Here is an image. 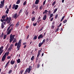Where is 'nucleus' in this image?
I'll return each instance as SVG.
<instances>
[{
    "label": "nucleus",
    "mask_w": 74,
    "mask_h": 74,
    "mask_svg": "<svg viewBox=\"0 0 74 74\" xmlns=\"http://www.w3.org/2000/svg\"><path fill=\"white\" fill-rule=\"evenodd\" d=\"M11 17H9V18L8 17H7L5 19H1L0 21L2 22H3L4 21H5V22H7V23L8 24H9L10 23V22H11Z\"/></svg>",
    "instance_id": "1"
},
{
    "label": "nucleus",
    "mask_w": 74,
    "mask_h": 74,
    "mask_svg": "<svg viewBox=\"0 0 74 74\" xmlns=\"http://www.w3.org/2000/svg\"><path fill=\"white\" fill-rule=\"evenodd\" d=\"M15 36V35H12V34H11L10 36V38L9 39L10 42H11L14 40V37Z\"/></svg>",
    "instance_id": "2"
},
{
    "label": "nucleus",
    "mask_w": 74,
    "mask_h": 74,
    "mask_svg": "<svg viewBox=\"0 0 74 74\" xmlns=\"http://www.w3.org/2000/svg\"><path fill=\"white\" fill-rule=\"evenodd\" d=\"M31 69H32V67H31V66H29V68H27L26 69L25 72L27 73V72H28V73H30V71H31Z\"/></svg>",
    "instance_id": "3"
},
{
    "label": "nucleus",
    "mask_w": 74,
    "mask_h": 74,
    "mask_svg": "<svg viewBox=\"0 0 74 74\" xmlns=\"http://www.w3.org/2000/svg\"><path fill=\"white\" fill-rule=\"evenodd\" d=\"M5 1V0H3V1L1 2V3L0 4V8H1L4 7V4Z\"/></svg>",
    "instance_id": "4"
},
{
    "label": "nucleus",
    "mask_w": 74,
    "mask_h": 74,
    "mask_svg": "<svg viewBox=\"0 0 74 74\" xmlns=\"http://www.w3.org/2000/svg\"><path fill=\"white\" fill-rule=\"evenodd\" d=\"M3 48H4L3 46H2L1 47H0V56L1 55V53L3 52Z\"/></svg>",
    "instance_id": "5"
},
{
    "label": "nucleus",
    "mask_w": 74,
    "mask_h": 74,
    "mask_svg": "<svg viewBox=\"0 0 74 74\" xmlns=\"http://www.w3.org/2000/svg\"><path fill=\"white\" fill-rule=\"evenodd\" d=\"M6 58V53H5L4 55L3 56L2 58V61H4V60H5V59Z\"/></svg>",
    "instance_id": "6"
},
{
    "label": "nucleus",
    "mask_w": 74,
    "mask_h": 74,
    "mask_svg": "<svg viewBox=\"0 0 74 74\" xmlns=\"http://www.w3.org/2000/svg\"><path fill=\"white\" fill-rule=\"evenodd\" d=\"M18 16H17V13L14 14L13 16V18H14L15 19H16Z\"/></svg>",
    "instance_id": "7"
},
{
    "label": "nucleus",
    "mask_w": 74,
    "mask_h": 74,
    "mask_svg": "<svg viewBox=\"0 0 74 74\" xmlns=\"http://www.w3.org/2000/svg\"><path fill=\"white\" fill-rule=\"evenodd\" d=\"M44 37V35H42V34H41L38 37V39H40V38H43Z\"/></svg>",
    "instance_id": "8"
},
{
    "label": "nucleus",
    "mask_w": 74,
    "mask_h": 74,
    "mask_svg": "<svg viewBox=\"0 0 74 74\" xmlns=\"http://www.w3.org/2000/svg\"><path fill=\"white\" fill-rule=\"evenodd\" d=\"M47 18V14H45V15L44 16L43 18V20L44 21H45L46 20Z\"/></svg>",
    "instance_id": "9"
},
{
    "label": "nucleus",
    "mask_w": 74,
    "mask_h": 74,
    "mask_svg": "<svg viewBox=\"0 0 74 74\" xmlns=\"http://www.w3.org/2000/svg\"><path fill=\"white\" fill-rule=\"evenodd\" d=\"M10 61H9L8 62L6 63V65L5 66V68H6L7 67H8V64H9V63H10Z\"/></svg>",
    "instance_id": "10"
},
{
    "label": "nucleus",
    "mask_w": 74,
    "mask_h": 74,
    "mask_svg": "<svg viewBox=\"0 0 74 74\" xmlns=\"http://www.w3.org/2000/svg\"><path fill=\"white\" fill-rule=\"evenodd\" d=\"M15 63V61H13V60H12L10 61V63L11 64H14Z\"/></svg>",
    "instance_id": "11"
},
{
    "label": "nucleus",
    "mask_w": 74,
    "mask_h": 74,
    "mask_svg": "<svg viewBox=\"0 0 74 74\" xmlns=\"http://www.w3.org/2000/svg\"><path fill=\"white\" fill-rule=\"evenodd\" d=\"M11 49H12V48L10 47L8 49V52H10V51H11Z\"/></svg>",
    "instance_id": "12"
},
{
    "label": "nucleus",
    "mask_w": 74,
    "mask_h": 74,
    "mask_svg": "<svg viewBox=\"0 0 74 74\" xmlns=\"http://www.w3.org/2000/svg\"><path fill=\"white\" fill-rule=\"evenodd\" d=\"M9 12V8H7V10L6 11V14H8V12Z\"/></svg>",
    "instance_id": "13"
},
{
    "label": "nucleus",
    "mask_w": 74,
    "mask_h": 74,
    "mask_svg": "<svg viewBox=\"0 0 74 74\" xmlns=\"http://www.w3.org/2000/svg\"><path fill=\"white\" fill-rule=\"evenodd\" d=\"M19 25V21H18L16 24V27H18V26Z\"/></svg>",
    "instance_id": "14"
},
{
    "label": "nucleus",
    "mask_w": 74,
    "mask_h": 74,
    "mask_svg": "<svg viewBox=\"0 0 74 74\" xmlns=\"http://www.w3.org/2000/svg\"><path fill=\"white\" fill-rule=\"evenodd\" d=\"M34 7L35 8V10H38V6H36V5H34Z\"/></svg>",
    "instance_id": "15"
},
{
    "label": "nucleus",
    "mask_w": 74,
    "mask_h": 74,
    "mask_svg": "<svg viewBox=\"0 0 74 74\" xmlns=\"http://www.w3.org/2000/svg\"><path fill=\"white\" fill-rule=\"evenodd\" d=\"M19 7V6H18V5H16V6H15V8H14V9L15 10H17L18 9V8Z\"/></svg>",
    "instance_id": "16"
},
{
    "label": "nucleus",
    "mask_w": 74,
    "mask_h": 74,
    "mask_svg": "<svg viewBox=\"0 0 74 74\" xmlns=\"http://www.w3.org/2000/svg\"><path fill=\"white\" fill-rule=\"evenodd\" d=\"M21 0H18L16 2V4H19L20 2H21Z\"/></svg>",
    "instance_id": "17"
},
{
    "label": "nucleus",
    "mask_w": 74,
    "mask_h": 74,
    "mask_svg": "<svg viewBox=\"0 0 74 74\" xmlns=\"http://www.w3.org/2000/svg\"><path fill=\"white\" fill-rule=\"evenodd\" d=\"M43 44L42 42L40 43L39 44L38 47H41L42 46V45Z\"/></svg>",
    "instance_id": "18"
},
{
    "label": "nucleus",
    "mask_w": 74,
    "mask_h": 74,
    "mask_svg": "<svg viewBox=\"0 0 74 74\" xmlns=\"http://www.w3.org/2000/svg\"><path fill=\"white\" fill-rule=\"evenodd\" d=\"M39 2V0H36L35 3L36 4H38V3Z\"/></svg>",
    "instance_id": "19"
},
{
    "label": "nucleus",
    "mask_w": 74,
    "mask_h": 74,
    "mask_svg": "<svg viewBox=\"0 0 74 74\" xmlns=\"http://www.w3.org/2000/svg\"><path fill=\"white\" fill-rule=\"evenodd\" d=\"M17 62L18 63H19L21 62V60L20 59H18L17 60Z\"/></svg>",
    "instance_id": "20"
},
{
    "label": "nucleus",
    "mask_w": 74,
    "mask_h": 74,
    "mask_svg": "<svg viewBox=\"0 0 74 74\" xmlns=\"http://www.w3.org/2000/svg\"><path fill=\"white\" fill-rule=\"evenodd\" d=\"M37 38V36L36 35L35 36H34V38H33V40H36Z\"/></svg>",
    "instance_id": "21"
},
{
    "label": "nucleus",
    "mask_w": 74,
    "mask_h": 74,
    "mask_svg": "<svg viewBox=\"0 0 74 74\" xmlns=\"http://www.w3.org/2000/svg\"><path fill=\"white\" fill-rule=\"evenodd\" d=\"M1 18L3 19H5V15L2 16Z\"/></svg>",
    "instance_id": "22"
},
{
    "label": "nucleus",
    "mask_w": 74,
    "mask_h": 74,
    "mask_svg": "<svg viewBox=\"0 0 74 74\" xmlns=\"http://www.w3.org/2000/svg\"><path fill=\"white\" fill-rule=\"evenodd\" d=\"M6 25V22H3L1 23V25Z\"/></svg>",
    "instance_id": "23"
},
{
    "label": "nucleus",
    "mask_w": 74,
    "mask_h": 74,
    "mask_svg": "<svg viewBox=\"0 0 74 74\" xmlns=\"http://www.w3.org/2000/svg\"><path fill=\"white\" fill-rule=\"evenodd\" d=\"M6 37H7V35L5 34H4L3 36V39L4 40H5V38H6Z\"/></svg>",
    "instance_id": "24"
},
{
    "label": "nucleus",
    "mask_w": 74,
    "mask_h": 74,
    "mask_svg": "<svg viewBox=\"0 0 74 74\" xmlns=\"http://www.w3.org/2000/svg\"><path fill=\"white\" fill-rule=\"evenodd\" d=\"M40 50H39L38 51V56H39V55H40Z\"/></svg>",
    "instance_id": "25"
},
{
    "label": "nucleus",
    "mask_w": 74,
    "mask_h": 74,
    "mask_svg": "<svg viewBox=\"0 0 74 74\" xmlns=\"http://www.w3.org/2000/svg\"><path fill=\"white\" fill-rule=\"evenodd\" d=\"M55 4H56V2L55 1H54L53 3L52 4V6H53L55 5Z\"/></svg>",
    "instance_id": "26"
},
{
    "label": "nucleus",
    "mask_w": 74,
    "mask_h": 74,
    "mask_svg": "<svg viewBox=\"0 0 74 74\" xmlns=\"http://www.w3.org/2000/svg\"><path fill=\"white\" fill-rule=\"evenodd\" d=\"M34 56H33L31 58V60H34Z\"/></svg>",
    "instance_id": "27"
},
{
    "label": "nucleus",
    "mask_w": 74,
    "mask_h": 74,
    "mask_svg": "<svg viewBox=\"0 0 74 74\" xmlns=\"http://www.w3.org/2000/svg\"><path fill=\"white\" fill-rule=\"evenodd\" d=\"M16 6V5H15V4H14L13 5V7L12 8L13 10H14V8H15Z\"/></svg>",
    "instance_id": "28"
},
{
    "label": "nucleus",
    "mask_w": 74,
    "mask_h": 74,
    "mask_svg": "<svg viewBox=\"0 0 74 74\" xmlns=\"http://www.w3.org/2000/svg\"><path fill=\"white\" fill-rule=\"evenodd\" d=\"M57 10H58V8H56L55 9V10L54 11V12H53L54 14H55V12H56V11H57Z\"/></svg>",
    "instance_id": "29"
},
{
    "label": "nucleus",
    "mask_w": 74,
    "mask_h": 74,
    "mask_svg": "<svg viewBox=\"0 0 74 74\" xmlns=\"http://www.w3.org/2000/svg\"><path fill=\"white\" fill-rule=\"evenodd\" d=\"M5 53H6V56L7 55L8 56V55H9V52L8 51L7 52H5Z\"/></svg>",
    "instance_id": "30"
},
{
    "label": "nucleus",
    "mask_w": 74,
    "mask_h": 74,
    "mask_svg": "<svg viewBox=\"0 0 74 74\" xmlns=\"http://www.w3.org/2000/svg\"><path fill=\"white\" fill-rule=\"evenodd\" d=\"M45 42V39L43 40V41L42 43L43 44Z\"/></svg>",
    "instance_id": "31"
},
{
    "label": "nucleus",
    "mask_w": 74,
    "mask_h": 74,
    "mask_svg": "<svg viewBox=\"0 0 74 74\" xmlns=\"http://www.w3.org/2000/svg\"><path fill=\"white\" fill-rule=\"evenodd\" d=\"M22 9H21L20 10L19 12L18 13L19 14L22 13Z\"/></svg>",
    "instance_id": "32"
},
{
    "label": "nucleus",
    "mask_w": 74,
    "mask_h": 74,
    "mask_svg": "<svg viewBox=\"0 0 74 74\" xmlns=\"http://www.w3.org/2000/svg\"><path fill=\"white\" fill-rule=\"evenodd\" d=\"M58 14H57L55 16V19H57L58 18Z\"/></svg>",
    "instance_id": "33"
},
{
    "label": "nucleus",
    "mask_w": 74,
    "mask_h": 74,
    "mask_svg": "<svg viewBox=\"0 0 74 74\" xmlns=\"http://www.w3.org/2000/svg\"><path fill=\"white\" fill-rule=\"evenodd\" d=\"M11 30H9V31L8 32V33H7V34L8 35V34H10V33H11Z\"/></svg>",
    "instance_id": "34"
},
{
    "label": "nucleus",
    "mask_w": 74,
    "mask_h": 74,
    "mask_svg": "<svg viewBox=\"0 0 74 74\" xmlns=\"http://www.w3.org/2000/svg\"><path fill=\"white\" fill-rule=\"evenodd\" d=\"M3 36H4V33L2 32L1 35V37H3Z\"/></svg>",
    "instance_id": "35"
},
{
    "label": "nucleus",
    "mask_w": 74,
    "mask_h": 74,
    "mask_svg": "<svg viewBox=\"0 0 74 74\" xmlns=\"http://www.w3.org/2000/svg\"><path fill=\"white\" fill-rule=\"evenodd\" d=\"M16 42V39H14L12 42V43H14V42Z\"/></svg>",
    "instance_id": "36"
},
{
    "label": "nucleus",
    "mask_w": 74,
    "mask_h": 74,
    "mask_svg": "<svg viewBox=\"0 0 74 74\" xmlns=\"http://www.w3.org/2000/svg\"><path fill=\"white\" fill-rule=\"evenodd\" d=\"M12 70H10V71H9L8 73L9 74H10V73H12Z\"/></svg>",
    "instance_id": "37"
},
{
    "label": "nucleus",
    "mask_w": 74,
    "mask_h": 74,
    "mask_svg": "<svg viewBox=\"0 0 74 74\" xmlns=\"http://www.w3.org/2000/svg\"><path fill=\"white\" fill-rule=\"evenodd\" d=\"M34 20H35V18L34 17H33L32 19V21H34Z\"/></svg>",
    "instance_id": "38"
},
{
    "label": "nucleus",
    "mask_w": 74,
    "mask_h": 74,
    "mask_svg": "<svg viewBox=\"0 0 74 74\" xmlns=\"http://www.w3.org/2000/svg\"><path fill=\"white\" fill-rule=\"evenodd\" d=\"M27 3V2H26V1H24V3H23V5H26V4Z\"/></svg>",
    "instance_id": "39"
},
{
    "label": "nucleus",
    "mask_w": 74,
    "mask_h": 74,
    "mask_svg": "<svg viewBox=\"0 0 74 74\" xmlns=\"http://www.w3.org/2000/svg\"><path fill=\"white\" fill-rule=\"evenodd\" d=\"M12 26V25H11L10 26ZM10 26L9 27H8V28L7 29V31H8V30L10 29Z\"/></svg>",
    "instance_id": "40"
},
{
    "label": "nucleus",
    "mask_w": 74,
    "mask_h": 74,
    "mask_svg": "<svg viewBox=\"0 0 74 74\" xmlns=\"http://www.w3.org/2000/svg\"><path fill=\"white\" fill-rule=\"evenodd\" d=\"M8 47H9V45H7V47H6L5 50V51H6V50H7V49H8Z\"/></svg>",
    "instance_id": "41"
},
{
    "label": "nucleus",
    "mask_w": 74,
    "mask_h": 74,
    "mask_svg": "<svg viewBox=\"0 0 74 74\" xmlns=\"http://www.w3.org/2000/svg\"><path fill=\"white\" fill-rule=\"evenodd\" d=\"M13 45L12 44L10 46V47L11 48H12V47H13Z\"/></svg>",
    "instance_id": "42"
},
{
    "label": "nucleus",
    "mask_w": 74,
    "mask_h": 74,
    "mask_svg": "<svg viewBox=\"0 0 74 74\" xmlns=\"http://www.w3.org/2000/svg\"><path fill=\"white\" fill-rule=\"evenodd\" d=\"M16 67H17V64H16L15 65V66L14 67V68L15 69H16Z\"/></svg>",
    "instance_id": "43"
},
{
    "label": "nucleus",
    "mask_w": 74,
    "mask_h": 74,
    "mask_svg": "<svg viewBox=\"0 0 74 74\" xmlns=\"http://www.w3.org/2000/svg\"><path fill=\"white\" fill-rule=\"evenodd\" d=\"M11 58V56H8L7 58L8 59H10Z\"/></svg>",
    "instance_id": "44"
},
{
    "label": "nucleus",
    "mask_w": 74,
    "mask_h": 74,
    "mask_svg": "<svg viewBox=\"0 0 74 74\" xmlns=\"http://www.w3.org/2000/svg\"><path fill=\"white\" fill-rule=\"evenodd\" d=\"M59 28H57L56 30L55 31V32H58V30H59Z\"/></svg>",
    "instance_id": "45"
},
{
    "label": "nucleus",
    "mask_w": 74,
    "mask_h": 74,
    "mask_svg": "<svg viewBox=\"0 0 74 74\" xmlns=\"http://www.w3.org/2000/svg\"><path fill=\"white\" fill-rule=\"evenodd\" d=\"M37 25V23H33V26H36Z\"/></svg>",
    "instance_id": "46"
},
{
    "label": "nucleus",
    "mask_w": 74,
    "mask_h": 74,
    "mask_svg": "<svg viewBox=\"0 0 74 74\" xmlns=\"http://www.w3.org/2000/svg\"><path fill=\"white\" fill-rule=\"evenodd\" d=\"M48 12V11L47 10H45V14H46V13H47Z\"/></svg>",
    "instance_id": "47"
},
{
    "label": "nucleus",
    "mask_w": 74,
    "mask_h": 74,
    "mask_svg": "<svg viewBox=\"0 0 74 74\" xmlns=\"http://www.w3.org/2000/svg\"><path fill=\"white\" fill-rule=\"evenodd\" d=\"M45 2H46V0H45L44 2L43 3V5H45Z\"/></svg>",
    "instance_id": "48"
},
{
    "label": "nucleus",
    "mask_w": 74,
    "mask_h": 74,
    "mask_svg": "<svg viewBox=\"0 0 74 74\" xmlns=\"http://www.w3.org/2000/svg\"><path fill=\"white\" fill-rule=\"evenodd\" d=\"M4 25H1V28L2 29H3L4 27Z\"/></svg>",
    "instance_id": "49"
},
{
    "label": "nucleus",
    "mask_w": 74,
    "mask_h": 74,
    "mask_svg": "<svg viewBox=\"0 0 74 74\" xmlns=\"http://www.w3.org/2000/svg\"><path fill=\"white\" fill-rule=\"evenodd\" d=\"M38 57H39V56H37L36 58V61L37 60H38Z\"/></svg>",
    "instance_id": "50"
},
{
    "label": "nucleus",
    "mask_w": 74,
    "mask_h": 74,
    "mask_svg": "<svg viewBox=\"0 0 74 74\" xmlns=\"http://www.w3.org/2000/svg\"><path fill=\"white\" fill-rule=\"evenodd\" d=\"M21 45H17V48H20L21 47Z\"/></svg>",
    "instance_id": "51"
},
{
    "label": "nucleus",
    "mask_w": 74,
    "mask_h": 74,
    "mask_svg": "<svg viewBox=\"0 0 74 74\" xmlns=\"http://www.w3.org/2000/svg\"><path fill=\"white\" fill-rule=\"evenodd\" d=\"M18 45H20L21 46V43H19V42H18Z\"/></svg>",
    "instance_id": "52"
},
{
    "label": "nucleus",
    "mask_w": 74,
    "mask_h": 74,
    "mask_svg": "<svg viewBox=\"0 0 74 74\" xmlns=\"http://www.w3.org/2000/svg\"><path fill=\"white\" fill-rule=\"evenodd\" d=\"M67 22V20H66L63 21V23H65Z\"/></svg>",
    "instance_id": "53"
},
{
    "label": "nucleus",
    "mask_w": 74,
    "mask_h": 74,
    "mask_svg": "<svg viewBox=\"0 0 74 74\" xmlns=\"http://www.w3.org/2000/svg\"><path fill=\"white\" fill-rule=\"evenodd\" d=\"M40 19H41V17H40V16H39L38 19V21H39V20H40Z\"/></svg>",
    "instance_id": "54"
},
{
    "label": "nucleus",
    "mask_w": 74,
    "mask_h": 74,
    "mask_svg": "<svg viewBox=\"0 0 74 74\" xmlns=\"http://www.w3.org/2000/svg\"><path fill=\"white\" fill-rule=\"evenodd\" d=\"M18 45V42H17L15 44V46H17Z\"/></svg>",
    "instance_id": "55"
},
{
    "label": "nucleus",
    "mask_w": 74,
    "mask_h": 74,
    "mask_svg": "<svg viewBox=\"0 0 74 74\" xmlns=\"http://www.w3.org/2000/svg\"><path fill=\"white\" fill-rule=\"evenodd\" d=\"M27 43L26 42H24L23 43V45H26V44Z\"/></svg>",
    "instance_id": "56"
},
{
    "label": "nucleus",
    "mask_w": 74,
    "mask_h": 74,
    "mask_svg": "<svg viewBox=\"0 0 74 74\" xmlns=\"http://www.w3.org/2000/svg\"><path fill=\"white\" fill-rule=\"evenodd\" d=\"M40 64H38V65H37V68H39L40 67Z\"/></svg>",
    "instance_id": "57"
},
{
    "label": "nucleus",
    "mask_w": 74,
    "mask_h": 74,
    "mask_svg": "<svg viewBox=\"0 0 74 74\" xmlns=\"http://www.w3.org/2000/svg\"><path fill=\"white\" fill-rule=\"evenodd\" d=\"M29 34L28 35V36H27V39H28V38H29Z\"/></svg>",
    "instance_id": "58"
},
{
    "label": "nucleus",
    "mask_w": 74,
    "mask_h": 74,
    "mask_svg": "<svg viewBox=\"0 0 74 74\" xmlns=\"http://www.w3.org/2000/svg\"><path fill=\"white\" fill-rule=\"evenodd\" d=\"M54 25H53L52 26H51V28L52 29H54Z\"/></svg>",
    "instance_id": "59"
},
{
    "label": "nucleus",
    "mask_w": 74,
    "mask_h": 74,
    "mask_svg": "<svg viewBox=\"0 0 74 74\" xmlns=\"http://www.w3.org/2000/svg\"><path fill=\"white\" fill-rule=\"evenodd\" d=\"M50 17H52L53 16V14H52L50 15Z\"/></svg>",
    "instance_id": "60"
},
{
    "label": "nucleus",
    "mask_w": 74,
    "mask_h": 74,
    "mask_svg": "<svg viewBox=\"0 0 74 74\" xmlns=\"http://www.w3.org/2000/svg\"><path fill=\"white\" fill-rule=\"evenodd\" d=\"M53 18H52L50 20V21H53Z\"/></svg>",
    "instance_id": "61"
},
{
    "label": "nucleus",
    "mask_w": 74,
    "mask_h": 74,
    "mask_svg": "<svg viewBox=\"0 0 74 74\" xmlns=\"http://www.w3.org/2000/svg\"><path fill=\"white\" fill-rule=\"evenodd\" d=\"M64 17H65V16H63L62 17V19H64Z\"/></svg>",
    "instance_id": "62"
},
{
    "label": "nucleus",
    "mask_w": 74,
    "mask_h": 74,
    "mask_svg": "<svg viewBox=\"0 0 74 74\" xmlns=\"http://www.w3.org/2000/svg\"><path fill=\"white\" fill-rule=\"evenodd\" d=\"M29 27V26H27L26 27V29H28Z\"/></svg>",
    "instance_id": "63"
},
{
    "label": "nucleus",
    "mask_w": 74,
    "mask_h": 74,
    "mask_svg": "<svg viewBox=\"0 0 74 74\" xmlns=\"http://www.w3.org/2000/svg\"><path fill=\"white\" fill-rule=\"evenodd\" d=\"M46 41L47 42H48V38L46 39Z\"/></svg>",
    "instance_id": "64"
}]
</instances>
